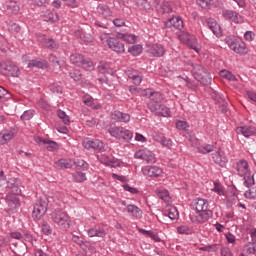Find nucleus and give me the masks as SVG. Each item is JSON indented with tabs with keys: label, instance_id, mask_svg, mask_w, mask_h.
<instances>
[{
	"label": "nucleus",
	"instance_id": "5fc2aeb1",
	"mask_svg": "<svg viewBox=\"0 0 256 256\" xmlns=\"http://www.w3.org/2000/svg\"><path fill=\"white\" fill-rule=\"evenodd\" d=\"M121 114L122 112L119 110H115L114 112H112L111 114L112 121L121 122Z\"/></svg>",
	"mask_w": 256,
	"mask_h": 256
},
{
	"label": "nucleus",
	"instance_id": "09e8293b",
	"mask_svg": "<svg viewBox=\"0 0 256 256\" xmlns=\"http://www.w3.org/2000/svg\"><path fill=\"white\" fill-rule=\"evenodd\" d=\"M107 235V231H105V226L96 225V237H105Z\"/></svg>",
	"mask_w": 256,
	"mask_h": 256
},
{
	"label": "nucleus",
	"instance_id": "c85d7f7f",
	"mask_svg": "<svg viewBox=\"0 0 256 256\" xmlns=\"http://www.w3.org/2000/svg\"><path fill=\"white\" fill-rule=\"evenodd\" d=\"M127 75L129 79H132L134 85H141V81H143V79L141 78V75H139V73L131 72L128 70Z\"/></svg>",
	"mask_w": 256,
	"mask_h": 256
},
{
	"label": "nucleus",
	"instance_id": "cd10ccee",
	"mask_svg": "<svg viewBox=\"0 0 256 256\" xmlns=\"http://www.w3.org/2000/svg\"><path fill=\"white\" fill-rule=\"evenodd\" d=\"M97 11L100 15H103V17H111V9L107 5L100 4L97 7Z\"/></svg>",
	"mask_w": 256,
	"mask_h": 256
},
{
	"label": "nucleus",
	"instance_id": "a19ab883",
	"mask_svg": "<svg viewBox=\"0 0 256 256\" xmlns=\"http://www.w3.org/2000/svg\"><path fill=\"white\" fill-rule=\"evenodd\" d=\"M69 77L75 81H81V79H83V74H81V70L73 69L69 72Z\"/></svg>",
	"mask_w": 256,
	"mask_h": 256
},
{
	"label": "nucleus",
	"instance_id": "864d4df0",
	"mask_svg": "<svg viewBox=\"0 0 256 256\" xmlns=\"http://www.w3.org/2000/svg\"><path fill=\"white\" fill-rule=\"evenodd\" d=\"M136 5L140 9H149V2L147 0H136Z\"/></svg>",
	"mask_w": 256,
	"mask_h": 256
},
{
	"label": "nucleus",
	"instance_id": "dca6fc26",
	"mask_svg": "<svg viewBox=\"0 0 256 256\" xmlns=\"http://www.w3.org/2000/svg\"><path fill=\"white\" fill-rule=\"evenodd\" d=\"M236 133L238 135H243L244 137H253L256 133V128L254 126H240L236 128Z\"/></svg>",
	"mask_w": 256,
	"mask_h": 256
},
{
	"label": "nucleus",
	"instance_id": "052dcab7",
	"mask_svg": "<svg viewBox=\"0 0 256 256\" xmlns=\"http://www.w3.org/2000/svg\"><path fill=\"white\" fill-rule=\"evenodd\" d=\"M176 20H177V17H172V18H170V19H168V21L167 22H165V27L167 28V29H169V28H171V27H175V22H176Z\"/></svg>",
	"mask_w": 256,
	"mask_h": 256
},
{
	"label": "nucleus",
	"instance_id": "393cba45",
	"mask_svg": "<svg viewBox=\"0 0 256 256\" xmlns=\"http://www.w3.org/2000/svg\"><path fill=\"white\" fill-rule=\"evenodd\" d=\"M49 89L54 95H61L63 93V85H61V82L51 83Z\"/></svg>",
	"mask_w": 256,
	"mask_h": 256
},
{
	"label": "nucleus",
	"instance_id": "69168bd1",
	"mask_svg": "<svg viewBox=\"0 0 256 256\" xmlns=\"http://www.w3.org/2000/svg\"><path fill=\"white\" fill-rule=\"evenodd\" d=\"M183 27V20L179 17H176V22L174 24V29H178L179 31H181Z\"/></svg>",
	"mask_w": 256,
	"mask_h": 256
},
{
	"label": "nucleus",
	"instance_id": "72a5a7b5",
	"mask_svg": "<svg viewBox=\"0 0 256 256\" xmlns=\"http://www.w3.org/2000/svg\"><path fill=\"white\" fill-rule=\"evenodd\" d=\"M28 67L30 68L37 67L38 69H43L44 67H47V61L31 60L28 63Z\"/></svg>",
	"mask_w": 256,
	"mask_h": 256
},
{
	"label": "nucleus",
	"instance_id": "e433bc0d",
	"mask_svg": "<svg viewBox=\"0 0 256 256\" xmlns=\"http://www.w3.org/2000/svg\"><path fill=\"white\" fill-rule=\"evenodd\" d=\"M73 181H75V183H83V181H87V176L85 173L83 172H75L73 175Z\"/></svg>",
	"mask_w": 256,
	"mask_h": 256
},
{
	"label": "nucleus",
	"instance_id": "ea45409f",
	"mask_svg": "<svg viewBox=\"0 0 256 256\" xmlns=\"http://www.w3.org/2000/svg\"><path fill=\"white\" fill-rule=\"evenodd\" d=\"M128 213H132V215H135L136 217H141L143 212L139 209V207L135 205H128L127 206Z\"/></svg>",
	"mask_w": 256,
	"mask_h": 256
},
{
	"label": "nucleus",
	"instance_id": "6e6552de",
	"mask_svg": "<svg viewBox=\"0 0 256 256\" xmlns=\"http://www.w3.org/2000/svg\"><path fill=\"white\" fill-rule=\"evenodd\" d=\"M82 145L85 149H93V151H98V152L104 151L105 149V145L103 144V141L99 139L84 140Z\"/></svg>",
	"mask_w": 256,
	"mask_h": 256
},
{
	"label": "nucleus",
	"instance_id": "423d86ee",
	"mask_svg": "<svg viewBox=\"0 0 256 256\" xmlns=\"http://www.w3.org/2000/svg\"><path fill=\"white\" fill-rule=\"evenodd\" d=\"M0 71L2 75H6L7 77H19L21 75L19 67L10 61L2 62L0 64Z\"/></svg>",
	"mask_w": 256,
	"mask_h": 256
},
{
	"label": "nucleus",
	"instance_id": "5701e85b",
	"mask_svg": "<svg viewBox=\"0 0 256 256\" xmlns=\"http://www.w3.org/2000/svg\"><path fill=\"white\" fill-rule=\"evenodd\" d=\"M43 19L47 23H57V21H59V14L47 10L43 16Z\"/></svg>",
	"mask_w": 256,
	"mask_h": 256
},
{
	"label": "nucleus",
	"instance_id": "774afa93",
	"mask_svg": "<svg viewBox=\"0 0 256 256\" xmlns=\"http://www.w3.org/2000/svg\"><path fill=\"white\" fill-rule=\"evenodd\" d=\"M245 196H246L248 199H255V197H256V188L250 189L249 192H246V193H245Z\"/></svg>",
	"mask_w": 256,
	"mask_h": 256
},
{
	"label": "nucleus",
	"instance_id": "9d476101",
	"mask_svg": "<svg viewBox=\"0 0 256 256\" xmlns=\"http://www.w3.org/2000/svg\"><path fill=\"white\" fill-rule=\"evenodd\" d=\"M143 97H149L150 103H161L163 101V95L160 92H153L151 89L141 91Z\"/></svg>",
	"mask_w": 256,
	"mask_h": 256
},
{
	"label": "nucleus",
	"instance_id": "f3484780",
	"mask_svg": "<svg viewBox=\"0 0 256 256\" xmlns=\"http://www.w3.org/2000/svg\"><path fill=\"white\" fill-rule=\"evenodd\" d=\"M211 217H213V212H203L199 216H190V219L192 223H206Z\"/></svg>",
	"mask_w": 256,
	"mask_h": 256
},
{
	"label": "nucleus",
	"instance_id": "aec40b11",
	"mask_svg": "<svg viewBox=\"0 0 256 256\" xmlns=\"http://www.w3.org/2000/svg\"><path fill=\"white\" fill-rule=\"evenodd\" d=\"M6 203L10 209V211H14V209H17L19 207V198L15 195H7L6 196Z\"/></svg>",
	"mask_w": 256,
	"mask_h": 256
},
{
	"label": "nucleus",
	"instance_id": "4d7b16f0",
	"mask_svg": "<svg viewBox=\"0 0 256 256\" xmlns=\"http://www.w3.org/2000/svg\"><path fill=\"white\" fill-rule=\"evenodd\" d=\"M45 45H46L47 49H57V47H58L57 42H55V40H53V39L46 40Z\"/></svg>",
	"mask_w": 256,
	"mask_h": 256
},
{
	"label": "nucleus",
	"instance_id": "6ab92c4d",
	"mask_svg": "<svg viewBox=\"0 0 256 256\" xmlns=\"http://www.w3.org/2000/svg\"><path fill=\"white\" fill-rule=\"evenodd\" d=\"M222 15L225 19H230V21H233L234 23H241L240 15L233 10H223Z\"/></svg>",
	"mask_w": 256,
	"mask_h": 256
},
{
	"label": "nucleus",
	"instance_id": "0e129e2a",
	"mask_svg": "<svg viewBox=\"0 0 256 256\" xmlns=\"http://www.w3.org/2000/svg\"><path fill=\"white\" fill-rule=\"evenodd\" d=\"M9 195H14L15 197H17V195H21V189H19V186H17V184L15 186H12V189L10 190Z\"/></svg>",
	"mask_w": 256,
	"mask_h": 256
},
{
	"label": "nucleus",
	"instance_id": "c03bdc74",
	"mask_svg": "<svg viewBox=\"0 0 256 256\" xmlns=\"http://www.w3.org/2000/svg\"><path fill=\"white\" fill-rule=\"evenodd\" d=\"M41 231L42 233H44V235H51V233H53V228H51V225H49V223L43 221Z\"/></svg>",
	"mask_w": 256,
	"mask_h": 256
},
{
	"label": "nucleus",
	"instance_id": "f704fd0d",
	"mask_svg": "<svg viewBox=\"0 0 256 256\" xmlns=\"http://www.w3.org/2000/svg\"><path fill=\"white\" fill-rule=\"evenodd\" d=\"M161 102H149L148 103V109L151 111V113H155L157 115L159 111L161 110Z\"/></svg>",
	"mask_w": 256,
	"mask_h": 256
},
{
	"label": "nucleus",
	"instance_id": "39448f33",
	"mask_svg": "<svg viewBox=\"0 0 256 256\" xmlns=\"http://www.w3.org/2000/svg\"><path fill=\"white\" fill-rule=\"evenodd\" d=\"M52 220L53 223L59 225L61 229H69V227H71V221L69 220V215H67V212L56 210L52 213Z\"/></svg>",
	"mask_w": 256,
	"mask_h": 256
},
{
	"label": "nucleus",
	"instance_id": "3c124183",
	"mask_svg": "<svg viewBox=\"0 0 256 256\" xmlns=\"http://www.w3.org/2000/svg\"><path fill=\"white\" fill-rule=\"evenodd\" d=\"M84 120H85L87 127H95V125H97V121L95 120V117H93V116H87Z\"/></svg>",
	"mask_w": 256,
	"mask_h": 256
},
{
	"label": "nucleus",
	"instance_id": "bf43d9fd",
	"mask_svg": "<svg viewBox=\"0 0 256 256\" xmlns=\"http://www.w3.org/2000/svg\"><path fill=\"white\" fill-rule=\"evenodd\" d=\"M187 127H189V125H187V122L185 121H178L176 123V128H178L180 131H187Z\"/></svg>",
	"mask_w": 256,
	"mask_h": 256
},
{
	"label": "nucleus",
	"instance_id": "a211bd4d",
	"mask_svg": "<svg viewBox=\"0 0 256 256\" xmlns=\"http://www.w3.org/2000/svg\"><path fill=\"white\" fill-rule=\"evenodd\" d=\"M207 27L210 28L214 35H221V26L217 24V21L213 18H208L205 21Z\"/></svg>",
	"mask_w": 256,
	"mask_h": 256
},
{
	"label": "nucleus",
	"instance_id": "c756f323",
	"mask_svg": "<svg viewBox=\"0 0 256 256\" xmlns=\"http://www.w3.org/2000/svg\"><path fill=\"white\" fill-rule=\"evenodd\" d=\"M55 169H71V164L66 159H60L54 164Z\"/></svg>",
	"mask_w": 256,
	"mask_h": 256
},
{
	"label": "nucleus",
	"instance_id": "8fccbe9b",
	"mask_svg": "<svg viewBox=\"0 0 256 256\" xmlns=\"http://www.w3.org/2000/svg\"><path fill=\"white\" fill-rule=\"evenodd\" d=\"M166 217H169V219H171L172 221H175V219L179 217V211H177V208H172L170 209L168 214H166Z\"/></svg>",
	"mask_w": 256,
	"mask_h": 256
},
{
	"label": "nucleus",
	"instance_id": "20e7f679",
	"mask_svg": "<svg viewBox=\"0 0 256 256\" xmlns=\"http://www.w3.org/2000/svg\"><path fill=\"white\" fill-rule=\"evenodd\" d=\"M70 61L73 65H77V67H83L85 71H93L95 66L93 65V61L90 59L85 58L81 54H72L70 56Z\"/></svg>",
	"mask_w": 256,
	"mask_h": 256
},
{
	"label": "nucleus",
	"instance_id": "0eeeda50",
	"mask_svg": "<svg viewBox=\"0 0 256 256\" xmlns=\"http://www.w3.org/2000/svg\"><path fill=\"white\" fill-rule=\"evenodd\" d=\"M45 213H47V198H40L34 205L32 217L41 219Z\"/></svg>",
	"mask_w": 256,
	"mask_h": 256
},
{
	"label": "nucleus",
	"instance_id": "49530a36",
	"mask_svg": "<svg viewBox=\"0 0 256 256\" xmlns=\"http://www.w3.org/2000/svg\"><path fill=\"white\" fill-rule=\"evenodd\" d=\"M35 115V110H26L23 115L21 116L22 121H29L33 119V116Z\"/></svg>",
	"mask_w": 256,
	"mask_h": 256
},
{
	"label": "nucleus",
	"instance_id": "1a4fd4ad",
	"mask_svg": "<svg viewBox=\"0 0 256 256\" xmlns=\"http://www.w3.org/2000/svg\"><path fill=\"white\" fill-rule=\"evenodd\" d=\"M136 159H143L146 163H156L157 158H155V154L149 150H139L135 153Z\"/></svg>",
	"mask_w": 256,
	"mask_h": 256
},
{
	"label": "nucleus",
	"instance_id": "58836bf2",
	"mask_svg": "<svg viewBox=\"0 0 256 256\" xmlns=\"http://www.w3.org/2000/svg\"><path fill=\"white\" fill-rule=\"evenodd\" d=\"M99 73H102V75H107L109 73H113V70L109 68V65L106 63L101 62L98 66Z\"/></svg>",
	"mask_w": 256,
	"mask_h": 256
},
{
	"label": "nucleus",
	"instance_id": "9b49d317",
	"mask_svg": "<svg viewBox=\"0 0 256 256\" xmlns=\"http://www.w3.org/2000/svg\"><path fill=\"white\" fill-rule=\"evenodd\" d=\"M107 45L109 49H112L116 53H125V44L115 38L108 39Z\"/></svg>",
	"mask_w": 256,
	"mask_h": 256
},
{
	"label": "nucleus",
	"instance_id": "c9c22d12",
	"mask_svg": "<svg viewBox=\"0 0 256 256\" xmlns=\"http://www.w3.org/2000/svg\"><path fill=\"white\" fill-rule=\"evenodd\" d=\"M6 11L7 13H13L14 15H16V13H19V6L17 5V2H9L6 5Z\"/></svg>",
	"mask_w": 256,
	"mask_h": 256
},
{
	"label": "nucleus",
	"instance_id": "6e6d98bb",
	"mask_svg": "<svg viewBox=\"0 0 256 256\" xmlns=\"http://www.w3.org/2000/svg\"><path fill=\"white\" fill-rule=\"evenodd\" d=\"M200 251H207L208 253H215L217 251V245H208L200 247Z\"/></svg>",
	"mask_w": 256,
	"mask_h": 256
},
{
	"label": "nucleus",
	"instance_id": "412c9836",
	"mask_svg": "<svg viewBox=\"0 0 256 256\" xmlns=\"http://www.w3.org/2000/svg\"><path fill=\"white\" fill-rule=\"evenodd\" d=\"M13 137H15V134L13 133V131L5 130V131L1 132L0 133V145H7V143H9V141H11V139H13Z\"/></svg>",
	"mask_w": 256,
	"mask_h": 256
},
{
	"label": "nucleus",
	"instance_id": "37998d69",
	"mask_svg": "<svg viewBox=\"0 0 256 256\" xmlns=\"http://www.w3.org/2000/svg\"><path fill=\"white\" fill-rule=\"evenodd\" d=\"M221 77H223L224 79H228V81H237V77H235V75H233V73L227 71V70H222L220 72Z\"/></svg>",
	"mask_w": 256,
	"mask_h": 256
},
{
	"label": "nucleus",
	"instance_id": "473e14b6",
	"mask_svg": "<svg viewBox=\"0 0 256 256\" xmlns=\"http://www.w3.org/2000/svg\"><path fill=\"white\" fill-rule=\"evenodd\" d=\"M244 251L248 255H256V242H248L244 246Z\"/></svg>",
	"mask_w": 256,
	"mask_h": 256
},
{
	"label": "nucleus",
	"instance_id": "2eb2a0df",
	"mask_svg": "<svg viewBox=\"0 0 256 256\" xmlns=\"http://www.w3.org/2000/svg\"><path fill=\"white\" fill-rule=\"evenodd\" d=\"M179 39L183 43H186V45H188L191 49H195L197 39L195 38V36L189 34V32H183L182 34H180Z\"/></svg>",
	"mask_w": 256,
	"mask_h": 256
},
{
	"label": "nucleus",
	"instance_id": "f03ea898",
	"mask_svg": "<svg viewBox=\"0 0 256 256\" xmlns=\"http://www.w3.org/2000/svg\"><path fill=\"white\" fill-rule=\"evenodd\" d=\"M108 133L118 141H126V143L133 139V132L123 126H111Z\"/></svg>",
	"mask_w": 256,
	"mask_h": 256
},
{
	"label": "nucleus",
	"instance_id": "7ed1b4c3",
	"mask_svg": "<svg viewBox=\"0 0 256 256\" xmlns=\"http://www.w3.org/2000/svg\"><path fill=\"white\" fill-rule=\"evenodd\" d=\"M225 43L228 45L229 49L237 53L238 55H247V44L245 42L238 40L235 37L228 36L225 38Z\"/></svg>",
	"mask_w": 256,
	"mask_h": 256
},
{
	"label": "nucleus",
	"instance_id": "2f4dec72",
	"mask_svg": "<svg viewBox=\"0 0 256 256\" xmlns=\"http://www.w3.org/2000/svg\"><path fill=\"white\" fill-rule=\"evenodd\" d=\"M197 151L198 153H202V155H207V153L215 151V146L211 144H207L206 146H198Z\"/></svg>",
	"mask_w": 256,
	"mask_h": 256
},
{
	"label": "nucleus",
	"instance_id": "a18cd8bd",
	"mask_svg": "<svg viewBox=\"0 0 256 256\" xmlns=\"http://www.w3.org/2000/svg\"><path fill=\"white\" fill-rule=\"evenodd\" d=\"M244 184H245V187H253V185H255L254 175H245Z\"/></svg>",
	"mask_w": 256,
	"mask_h": 256
},
{
	"label": "nucleus",
	"instance_id": "ddd939ff",
	"mask_svg": "<svg viewBox=\"0 0 256 256\" xmlns=\"http://www.w3.org/2000/svg\"><path fill=\"white\" fill-rule=\"evenodd\" d=\"M142 172L147 177H160L163 170L159 166H145L142 168Z\"/></svg>",
	"mask_w": 256,
	"mask_h": 256
},
{
	"label": "nucleus",
	"instance_id": "338daca9",
	"mask_svg": "<svg viewBox=\"0 0 256 256\" xmlns=\"http://www.w3.org/2000/svg\"><path fill=\"white\" fill-rule=\"evenodd\" d=\"M244 39H246V41H253V39H255V33H253V31H247L244 34Z\"/></svg>",
	"mask_w": 256,
	"mask_h": 256
},
{
	"label": "nucleus",
	"instance_id": "7c9ffc66",
	"mask_svg": "<svg viewBox=\"0 0 256 256\" xmlns=\"http://www.w3.org/2000/svg\"><path fill=\"white\" fill-rule=\"evenodd\" d=\"M142 52H143L142 45H132L128 48V53H131V55H133L134 57L141 55Z\"/></svg>",
	"mask_w": 256,
	"mask_h": 256
},
{
	"label": "nucleus",
	"instance_id": "f257e3e1",
	"mask_svg": "<svg viewBox=\"0 0 256 256\" xmlns=\"http://www.w3.org/2000/svg\"><path fill=\"white\" fill-rule=\"evenodd\" d=\"M192 75L201 85H211V74L201 64L192 65Z\"/></svg>",
	"mask_w": 256,
	"mask_h": 256
},
{
	"label": "nucleus",
	"instance_id": "a878e982",
	"mask_svg": "<svg viewBox=\"0 0 256 256\" xmlns=\"http://www.w3.org/2000/svg\"><path fill=\"white\" fill-rule=\"evenodd\" d=\"M118 39H123L126 41V43H129L130 45H133L137 41V36L133 34H123V33H118L117 34Z\"/></svg>",
	"mask_w": 256,
	"mask_h": 256
},
{
	"label": "nucleus",
	"instance_id": "b1692460",
	"mask_svg": "<svg viewBox=\"0 0 256 256\" xmlns=\"http://www.w3.org/2000/svg\"><path fill=\"white\" fill-rule=\"evenodd\" d=\"M211 97L216 101V103H219L220 105L223 104V107H225V103H227V96L214 91L211 93Z\"/></svg>",
	"mask_w": 256,
	"mask_h": 256
},
{
	"label": "nucleus",
	"instance_id": "bb28decb",
	"mask_svg": "<svg viewBox=\"0 0 256 256\" xmlns=\"http://www.w3.org/2000/svg\"><path fill=\"white\" fill-rule=\"evenodd\" d=\"M151 53L154 57H163L165 55V48L161 44H155L152 47Z\"/></svg>",
	"mask_w": 256,
	"mask_h": 256
},
{
	"label": "nucleus",
	"instance_id": "79ce46f5",
	"mask_svg": "<svg viewBox=\"0 0 256 256\" xmlns=\"http://www.w3.org/2000/svg\"><path fill=\"white\" fill-rule=\"evenodd\" d=\"M157 116L158 117H170L171 116V110H169V108H167V106L162 104L160 106V110L158 111Z\"/></svg>",
	"mask_w": 256,
	"mask_h": 256
},
{
	"label": "nucleus",
	"instance_id": "13d9d810",
	"mask_svg": "<svg viewBox=\"0 0 256 256\" xmlns=\"http://www.w3.org/2000/svg\"><path fill=\"white\" fill-rule=\"evenodd\" d=\"M9 98V92L5 88L0 86V101H7Z\"/></svg>",
	"mask_w": 256,
	"mask_h": 256
},
{
	"label": "nucleus",
	"instance_id": "e2e57ef3",
	"mask_svg": "<svg viewBox=\"0 0 256 256\" xmlns=\"http://www.w3.org/2000/svg\"><path fill=\"white\" fill-rule=\"evenodd\" d=\"M9 31H11V33H19V31H21V27L18 26L17 23H13L9 26Z\"/></svg>",
	"mask_w": 256,
	"mask_h": 256
},
{
	"label": "nucleus",
	"instance_id": "4c0bfd02",
	"mask_svg": "<svg viewBox=\"0 0 256 256\" xmlns=\"http://www.w3.org/2000/svg\"><path fill=\"white\" fill-rule=\"evenodd\" d=\"M42 142L44 143V145H46V149L48 151H57V149H59V144H57V142L55 141L42 140Z\"/></svg>",
	"mask_w": 256,
	"mask_h": 256
},
{
	"label": "nucleus",
	"instance_id": "4468645a",
	"mask_svg": "<svg viewBox=\"0 0 256 256\" xmlns=\"http://www.w3.org/2000/svg\"><path fill=\"white\" fill-rule=\"evenodd\" d=\"M195 211L196 213H213L211 210H207L209 207V202L207 200L200 198L194 202Z\"/></svg>",
	"mask_w": 256,
	"mask_h": 256
},
{
	"label": "nucleus",
	"instance_id": "4be33fe9",
	"mask_svg": "<svg viewBox=\"0 0 256 256\" xmlns=\"http://www.w3.org/2000/svg\"><path fill=\"white\" fill-rule=\"evenodd\" d=\"M247 169H249V163L247 160H240L236 164V171L240 177H243L247 173Z\"/></svg>",
	"mask_w": 256,
	"mask_h": 256
},
{
	"label": "nucleus",
	"instance_id": "f8f14e48",
	"mask_svg": "<svg viewBox=\"0 0 256 256\" xmlns=\"http://www.w3.org/2000/svg\"><path fill=\"white\" fill-rule=\"evenodd\" d=\"M212 159L216 165H219V167H226L227 162L229 161L227 156H225L221 150H217L216 152L212 153Z\"/></svg>",
	"mask_w": 256,
	"mask_h": 256
},
{
	"label": "nucleus",
	"instance_id": "603ef678",
	"mask_svg": "<svg viewBox=\"0 0 256 256\" xmlns=\"http://www.w3.org/2000/svg\"><path fill=\"white\" fill-rule=\"evenodd\" d=\"M152 138L154 141H157V143H163L165 136L162 133L154 132L152 133Z\"/></svg>",
	"mask_w": 256,
	"mask_h": 256
},
{
	"label": "nucleus",
	"instance_id": "680f3d73",
	"mask_svg": "<svg viewBox=\"0 0 256 256\" xmlns=\"http://www.w3.org/2000/svg\"><path fill=\"white\" fill-rule=\"evenodd\" d=\"M186 87H188V89H192L193 91H195L197 89V83H195V81H191L189 80V78L186 79Z\"/></svg>",
	"mask_w": 256,
	"mask_h": 256
},
{
	"label": "nucleus",
	"instance_id": "de8ad7c7",
	"mask_svg": "<svg viewBox=\"0 0 256 256\" xmlns=\"http://www.w3.org/2000/svg\"><path fill=\"white\" fill-rule=\"evenodd\" d=\"M48 61L49 63H51V65H53V67L61 68V63L59 62V58H57V56L50 54L48 57Z\"/></svg>",
	"mask_w": 256,
	"mask_h": 256
}]
</instances>
